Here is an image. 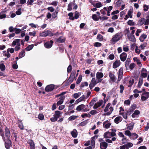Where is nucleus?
Here are the masks:
<instances>
[{
    "instance_id": "54",
    "label": "nucleus",
    "mask_w": 149,
    "mask_h": 149,
    "mask_svg": "<svg viewBox=\"0 0 149 149\" xmlns=\"http://www.w3.org/2000/svg\"><path fill=\"white\" fill-rule=\"evenodd\" d=\"M38 118L40 120H42L44 119V116L42 114H40L38 116Z\"/></svg>"
},
{
    "instance_id": "3",
    "label": "nucleus",
    "mask_w": 149,
    "mask_h": 149,
    "mask_svg": "<svg viewBox=\"0 0 149 149\" xmlns=\"http://www.w3.org/2000/svg\"><path fill=\"white\" fill-rule=\"evenodd\" d=\"M105 103L106 101L105 100L104 101L103 100H100L95 104L93 108L94 109H96L101 106H102V108H103L104 107Z\"/></svg>"
},
{
    "instance_id": "8",
    "label": "nucleus",
    "mask_w": 149,
    "mask_h": 149,
    "mask_svg": "<svg viewBox=\"0 0 149 149\" xmlns=\"http://www.w3.org/2000/svg\"><path fill=\"white\" fill-rule=\"evenodd\" d=\"M149 97V92H145L141 95V100L142 101H146Z\"/></svg>"
},
{
    "instance_id": "60",
    "label": "nucleus",
    "mask_w": 149,
    "mask_h": 149,
    "mask_svg": "<svg viewBox=\"0 0 149 149\" xmlns=\"http://www.w3.org/2000/svg\"><path fill=\"white\" fill-rule=\"evenodd\" d=\"M141 76L143 78H146L147 76V72H141Z\"/></svg>"
},
{
    "instance_id": "56",
    "label": "nucleus",
    "mask_w": 149,
    "mask_h": 149,
    "mask_svg": "<svg viewBox=\"0 0 149 149\" xmlns=\"http://www.w3.org/2000/svg\"><path fill=\"white\" fill-rule=\"evenodd\" d=\"M5 67L3 63H0V69L2 71H3L5 70Z\"/></svg>"
},
{
    "instance_id": "53",
    "label": "nucleus",
    "mask_w": 149,
    "mask_h": 149,
    "mask_svg": "<svg viewBox=\"0 0 149 149\" xmlns=\"http://www.w3.org/2000/svg\"><path fill=\"white\" fill-rule=\"evenodd\" d=\"M79 14L78 12L77 11H75V15L74 17V19H78L79 17Z\"/></svg>"
},
{
    "instance_id": "57",
    "label": "nucleus",
    "mask_w": 149,
    "mask_h": 149,
    "mask_svg": "<svg viewBox=\"0 0 149 149\" xmlns=\"http://www.w3.org/2000/svg\"><path fill=\"white\" fill-rule=\"evenodd\" d=\"M81 116L82 118H85L86 117H90L91 116V115L89 113L87 114L85 113L81 115Z\"/></svg>"
},
{
    "instance_id": "50",
    "label": "nucleus",
    "mask_w": 149,
    "mask_h": 149,
    "mask_svg": "<svg viewBox=\"0 0 149 149\" xmlns=\"http://www.w3.org/2000/svg\"><path fill=\"white\" fill-rule=\"evenodd\" d=\"M31 149H35V144L33 142L31 141L30 142Z\"/></svg>"
},
{
    "instance_id": "28",
    "label": "nucleus",
    "mask_w": 149,
    "mask_h": 149,
    "mask_svg": "<svg viewBox=\"0 0 149 149\" xmlns=\"http://www.w3.org/2000/svg\"><path fill=\"white\" fill-rule=\"evenodd\" d=\"M20 40L18 39L13 41L12 43V45L13 47L15 45H17L20 43Z\"/></svg>"
},
{
    "instance_id": "30",
    "label": "nucleus",
    "mask_w": 149,
    "mask_h": 149,
    "mask_svg": "<svg viewBox=\"0 0 149 149\" xmlns=\"http://www.w3.org/2000/svg\"><path fill=\"white\" fill-rule=\"evenodd\" d=\"M138 134L135 133H133L131 134L130 136V138L133 139H135L138 137Z\"/></svg>"
},
{
    "instance_id": "6",
    "label": "nucleus",
    "mask_w": 149,
    "mask_h": 149,
    "mask_svg": "<svg viewBox=\"0 0 149 149\" xmlns=\"http://www.w3.org/2000/svg\"><path fill=\"white\" fill-rule=\"evenodd\" d=\"M111 103H108L104 110V112H107L108 114H110L113 110V108L111 106Z\"/></svg>"
},
{
    "instance_id": "41",
    "label": "nucleus",
    "mask_w": 149,
    "mask_h": 149,
    "mask_svg": "<svg viewBox=\"0 0 149 149\" xmlns=\"http://www.w3.org/2000/svg\"><path fill=\"white\" fill-rule=\"evenodd\" d=\"M133 59L134 61L135 62H136L138 65H139V64H141V62L140 60L139 59H138V58L137 57H134L133 58Z\"/></svg>"
},
{
    "instance_id": "4",
    "label": "nucleus",
    "mask_w": 149,
    "mask_h": 149,
    "mask_svg": "<svg viewBox=\"0 0 149 149\" xmlns=\"http://www.w3.org/2000/svg\"><path fill=\"white\" fill-rule=\"evenodd\" d=\"M76 110L78 111H82L85 112L88 111L90 109L87 108H85V106L84 104H81L77 107Z\"/></svg>"
},
{
    "instance_id": "11",
    "label": "nucleus",
    "mask_w": 149,
    "mask_h": 149,
    "mask_svg": "<svg viewBox=\"0 0 149 149\" xmlns=\"http://www.w3.org/2000/svg\"><path fill=\"white\" fill-rule=\"evenodd\" d=\"M51 32L50 31L47 30L45 31L40 34V36L42 37H46L47 36H52Z\"/></svg>"
},
{
    "instance_id": "7",
    "label": "nucleus",
    "mask_w": 149,
    "mask_h": 149,
    "mask_svg": "<svg viewBox=\"0 0 149 149\" xmlns=\"http://www.w3.org/2000/svg\"><path fill=\"white\" fill-rule=\"evenodd\" d=\"M75 73L76 71H73L71 73L70 76L67 81V82L69 84H71L73 81L75 77Z\"/></svg>"
},
{
    "instance_id": "48",
    "label": "nucleus",
    "mask_w": 149,
    "mask_h": 149,
    "mask_svg": "<svg viewBox=\"0 0 149 149\" xmlns=\"http://www.w3.org/2000/svg\"><path fill=\"white\" fill-rule=\"evenodd\" d=\"M68 15L69 16V19L73 20L74 19V17H73V14L72 13H70L68 14Z\"/></svg>"
},
{
    "instance_id": "43",
    "label": "nucleus",
    "mask_w": 149,
    "mask_h": 149,
    "mask_svg": "<svg viewBox=\"0 0 149 149\" xmlns=\"http://www.w3.org/2000/svg\"><path fill=\"white\" fill-rule=\"evenodd\" d=\"M147 43L146 42L144 43L143 44L141 45L139 47V48L141 49H143L146 46Z\"/></svg>"
},
{
    "instance_id": "44",
    "label": "nucleus",
    "mask_w": 149,
    "mask_h": 149,
    "mask_svg": "<svg viewBox=\"0 0 149 149\" xmlns=\"http://www.w3.org/2000/svg\"><path fill=\"white\" fill-rule=\"evenodd\" d=\"M33 47V45H30L25 48V50L27 51H29L32 49Z\"/></svg>"
},
{
    "instance_id": "58",
    "label": "nucleus",
    "mask_w": 149,
    "mask_h": 149,
    "mask_svg": "<svg viewBox=\"0 0 149 149\" xmlns=\"http://www.w3.org/2000/svg\"><path fill=\"white\" fill-rule=\"evenodd\" d=\"M8 143H7L6 142L5 143V147L7 149H8L9 148L10 145L11 143V141L10 140H8Z\"/></svg>"
},
{
    "instance_id": "52",
    "label": "nucleus",
    "mask_w": 149,
    "mask_h": 149,
    "mask_svg": "<svg viewBox=\"0 0 149 149\" xmlns=\"http://www.w3.org/2000/svg\"><path fill=\"white\" fill-rule=\"evenodd\" d=\"M82 79V77L81 75H80L76 81V83L77 84H79L81 82Z\"/></svg>"
},
{
    "instance_id": "15",
    "label": "nucleus",
    "mask_w": 149,
    "mask_h": 149,
    "mask_svg": "<svg viewBox=\"0 0 149 149\" xmlns=\"http://www.w3.org/2000/svg\"><path fill=\"white\" fill-rule=\"evenodd\" d=\"M127 55L126 53L123 52L120 55V58L121 60L123 61H124L126 59Z\"/></svg>"
},
{
    "instance_id": "36",
    "label": "nucleus",
    "mask_w": 149,
    "mask_h": 149,
    "mask_svg": "<svg viewBox=\"0 0 149 149\" xmlns=\"http://www.w3.org/2000/svg\"><path fill=\"white\" fill-rule=\"evenodd\" d=\"M134 126V124L133 123H130L128 125L127 129L128 130H131L133 129Z\"/></svg>"
},
{
    "instance_id": "2",
    "label": "nucleus",
    "mask_w": 149,
    "mask_h": 149,
    "mask_svg": "<svg viewBox=\"0 0 149 149\" xmlns=\"http://www.w3.org/2000/svg\"><path fill=\"white\" fill-rule=\"evenodd\" d=\"M63 113L62 112L58 111H55L54 117L50 118V120L52 122H55L58 119L61 117V115Z\"/></svg>"
},
{
    "instance_id": "45",
    "label": "nucleus",
    "mask_w": 149,
    "mask_h": 149,
    "mask_svg": "<svg viewBox=\"0 0 149 149\" xmlns=\"http://www.w3.org/2000/svg\"><path fill=\"white\" fill-rule=\"evenodd\" d=\"M18 125L19 127L22 130L24 129V126L22 123L21 121H19L18 122Z\"/></svg>"
},
{
    "instance_id": "47",
    "label": "nucleus",
    "mask_w": 149,
    "mask_h": 149,
    "mask_svg": "<svg viewBox=\"0 0 149 149\" xmlns=\"http://www.w3.org/2000/svg\"><path fill=\"white\" fill-rule=\"evenodd\" d=\"M3 56H7L8 58H9L10 56V54L8 52H6L5 51H3Z\"/></svg>"
},
{
    "instance_id": "59",
    "label": "nucleus",
    "mask_w": 149,
    "mask_h": 149,
    "mask_svg": "<svg viewBox=\"0 0 149 149\" xmlns=\"http://www.w3.org/2000/svg\"><path fill=\"white\" fill-rule=\"evenodd\" d=\"M94 46L95 47H99L101 46L102 44L99 42H95L93 44Z\"/></svg>"
},
{
    "instance_id": "27",
    "label": "nucleus",
    "mask_w": 149,
    "mask_h": 149,
    "mask_svg": "<svg viewBox=\"0 0 149 149\" xmlns=\"http://www.w3.org/2000/svg\"><path fill=\"white\" fill-rule=\"evenodd\" d=\"M136 108V107L135 105H132L128 111V112H129L130 113L132 112Z\"/></svg>"
},
{
    "instance_id": "16",
    "label": "nucleus",
    "mask_w": 149,
    "mask_h": 149,
    "mask_svg": "<svg viewBox=\"0 0 149 149\" xmlns=\"http://www.w3.org/2000/svg\"><path fill=\"white\" fill-rule=\"evenodd\" d=\"M5 130V136L7 138V140H10L9 138L10 136V133L9 130L7 127H6Z\"/></svg>"
},
{
    "instance_id": "31",
    "label": "nucleus",
    "mask_w": 149,
    "mask_h": 149,
    "mask_svg": "<svg viewBox=\"0 0 149 149\" xmlns=\"http://www.w3.org/2000/svg\"><path fill=\"white\" fill-rule=\"evenodd\" d=\"M110 134V132H107L104 133V136L105 138H110L111 137Z\"/></svg>"
},
{
    "instance_id": "12",
    "label": "nucleus",
    "mask_w": 149,
    "mask_h": 149,
    "mask_svg": "<svg viewBox=\"0 0 149 149\" xmlns=\"http://www.w3.org/2000/svg\"><path fill=\"white\" fill-rule=\"evenodd\" d=\"M54 88V85L51 84L47 85L45 88V91L46 92H49L52 91Z\"/></svg>"
},
{
    "instance_id": "21",
    "label": "nucleus",
    "mask_w": 149,
    "mask_h": 149,
    "mask_svg": "<svg viewBox=\"0 0 149 149\" xmlns=\"http://www.w3.org/2000/svg\"><path fill=\"white\" fill-rule=\"evenodd\" d=\"M129 40L132 42H135L136 41L135 38L133 35H130L128 36Z\"/></svg>"
},
{
    "instance_id": "32",
    "label": "nucleus",
    "mask_w": 149,
    "mask_h": 149,
    "mask_svg": "<svg viewBox=\"0 0 149 149\" xmlns=\"http://www.w3.org/2000/svg\"><path fill=\"white\" fill-rule=\"evenodd\" d=\"M95 137H92L91 138V145L92 148H94L95 147Z\"/></svg>"
},
{
    "instance_id": "34",
    "label": "nucleus",
    "mask_w": 149,
    "mask_h": 149,
    "mask_svg": "<svg viewBox=\"0 0 149 149\" xmlns=\"http://www.w3.org/2000/svg\"><path fill=\"white\" fill-rule=\"evenodd\" d=\"M74 4V3L71 2L69 3L68 6L67 10L68 11H71L72 9V7Z\"/></svg>"
},
{
    "instance_id": "33",
    "label": "nucleus",
    "mask_w": 149,
    "mask_h": 149,
    "mask_svg": "<svg viewBox=\"0 0 149 149\" xmlns=\"http://www.w3.org/2000/svg\"><path fill=\"white\" fill-rule=\"evenodd\" d=\"M65 41V39L63 37H60L57 40V41L60 43L63 42Z\"/></svg>"
},
{
    "instance_id": "38",
    "label": "nucleus",
    "mask_w": 149,
    "mask_h": 149,
    "mask_svg": "<svg viewBox=\"0 0 149 149\" xmlns=\"http://www.w3.org/2000/svg\"><path fill=\"white\" fill-rule=\"evenodd\" d=\"M143 82V79L142 78H140L139 79V81L138 85V87L140 88Z\"/></svg>"
},
{
    "instance_id": "9",
    "label": "nucleus",
    "mask_w": 149,
    "mask_h": 149,
    "mask_svg": "<svg viewBox=\"0 0 149 149\" xmlns=\"http://www.w3.org/2000/svg\"><path fill=\"white\" fill-rule=\"evenodd\" d=\"M133 146V144L130 142L127 143L123 146H120V149H128L129 148L132 147Z\"/></svg>"
},
{
    "instance_id": "35",
    "label": "nucleus",
    "mask_w": 149,
    "mask_h": 149,
    "mask_svg": "<svg viewBox=\"0 0 149 149\" xmlns=\"http://www.w3.org/2000/svg\"><path fill=\"white\" fill-rule=\"evenodd\" d=\"M145 22V19L144 18H141V19L139 20L138 22V24L140 25H142Z\"/></svg>"
},
{
    "instance_id": "10",
    "label": "nucleus",
    "mask_w": 149,
    "mask_h": 149,
    "mask_svg": "<svg viewBox=\"0 0 149 149\" xmlns=\"http://www.w3.org/2000/svg\"><path fill=\"white\" fill-rule=\"evenodd\" d=\"M98 82V81H96L95 78H93L89 84V86L90 88L91 89H92Z\"/></svg>"
},
{
    "instance_id": "64",
    "label": "nucleus",
    "mask_w": 149,
    "mask_h": 149,
    "mask_svg": "<svg viewBox=\"0 0 149 149\" xmlns=\"http://www.w3.org/2000/svg\"><path fill=\"white\" fill-rule=\"evenodd\" d=\"M20 49V43L17 45L15 47V51H17L19 50Z\"/></svg>"
},
{
    "instance_id": "40",
    "label": "nucleus",
    "mask_w": 149,
    "mask_h": 149,
    "mask_svg": "<svg viewBox=\"0 0 149 149\" xmlns=\"http://www.w3.org/2000/svg\"><path fill=\"white\" fill-rule=\"evenodd\" d=\"M78 116H72L69 117L68 118L69 121L73 120L77 118Z\"/></svg>"
},
{
    "instance_id": "13",
    "label": "nucleus",
    "mask_w": 149,
    "mask_h": 149,
    "mask_svg": "<svg viewBox=\"0 0 149 149\" xmlns=\"http://www.w3.org/2000/svg\"><path fill=\"white\" fill-rule=\"evenodd\" d=\"M104 75L102 72H97L96 73V78L98 80V82H101V80L100 79L101 78L103 77Z\"/></svg>"
},
{
    "instance_id": "19",
    "label": "nucleus",
    "mask_w": 149,
    "mask_h": 149,
    "mask_svg": "<svg viewBox=\"0 0 149 149\" xmlns=\"http://www.w3.org/2000/svg\"><path fill=\"white\" fill-rule=\"evenodd\" d=\"M147 37V35L144 33H143L140 36L139 39L141 42H143Z\"/></svg>"
},
{
    "instance_id": "39",
    "label": "nucleus",
    "mask_w": 149,
    "mask_h": 149,
    "mask_svg": "<svg viewBox=\"0 0 149 149\" xmlns=\"http://www.w3.org/2000/svg\"><path fill=\"white\" fill-rule=\"evenodd\" d=\"M81 95V93L79 92L77 93H75L72 95V97L76 99L79 97Z\"/></svg>"
},
{
    "instance_id": "5",
    "label": "nucleus",
    "mask_w": 149,
    "mask_h": 149,
    "mask_svg": "<svg viewBox=\"0 0 149 149\" xmlns=\"http://www.w3.org/2000/svg\"><path fill=\"white\" fill-rule=\"evenodd\" d=\"M134 82V79L130 77H127L124 79V83H128V86L130 87L133 85Z\"/></svg>"
},
{
    "instance_id": "22",
    "label": "nucleus",
    "mask_w": 149,
    "mask_h": 149,
    "mask_svg": "<svg viewBox=\"0 0 149 149\" xmlns=\"http://www.w3.org/2000/svg\"><path fill=\"white\" fill-rule=\"evenodd\" d=\"M122 120V118L121 116H118L114 120V122L116 124H118Z\"/></svg>"
},
{
    "instance_id": "23",
    "label": "nucleus",
    "mask_w": 149,
    "mask_h": 149,
    "mask_svg": "<svg viewBox=\"0 0 149 149\" xmlns=\"http://www.w3.org/2000/svg\"><path fill=\"white\" fill-rule=\"evenodd\" d=\"M109 75L110 79L113 81H115L116 80V77L111 72H110Z\"/></svg>"
},
{
    "instance_id": "29",
    "label": "nucleus",
    "mask_w": 149,
    "mask_h": 149,
    "mask_svg": "<svg viewBox=\"0 0 149 149\" xmlns=\"http://www.w3.org/2000/svg\"><path fill=\"white\" fill-rule=\"evenodd\" d=\"M140 111L138 110H136L134 113L132 114V118H134L136 117V115H138L140 113Z\"/></svg>"
},
{
    "instance_id": "20",
    "label": "nucleus",
    "mask_w": 149,
    "mask_h": 149,
    "mask_svg": "<svg viewBox=\"0 0 149 149\" xmlns=\"http://www.w3.org/2000/svg\"><path fill=\"white\" fill-rule=\"evenodd\" d=\"M111 124L110 123L107 121H106L104 123L103 127L106 128H108L110 127Z\"/></svg>"
},
{
    "instance_id": "51",
    "label": "nucleus",
    "mask_w": 149,
    "mask_h": 149,
    "mask_svg": "<svg viewBox=\"0 0 149 149\" xmlns=\"http://www.w3.org/2000/svg\"><path fill=\"white\" fill-rule=\"evenodd\" d=\"M131 133L128 130H126L125 132V134L127 136H128L130 138L131 135Z\"/></svg>"
},
{
    "instance_id": "18",
    "label": "nucleus",
    "mask_w": 149,
    "mask_h": 149,
    "mask_svg": "<svg viewBox=\"0 0 149 149\" xmlns=\"http://www.w3.org/2000/svg\"><path fill=\"white\" fill-rule=\"evenodd\" d=\"M120 62L119 60H117L113 63V67L114 68H116L118 67L120 65Z\"/></svg>"
},
{
    "instance_id": "46",
    "label": "nucleus",
    "mask_w": 149,
    "mask_h": 149,
    "mask_svg": "<svg viewBox=\"0 0 149 149\" xmlns=\"http://www.w3.org/2000/svg\"><path fill=\"white\" fill-rule=\"evenodd\" d=\"M123 49L124 51L125 52H127L129 50L128 46L125 45H123Z\"/></svg>"
},
{
    "instance_id": "1",
    "label": "nucleus",
    "mask_w": 149,
    "mask_h": 149,
    "mask_svg": "<svg viewBox=\"0 0 149 149\" xmlns=\"http://www.w3.org/2000/svg\"><path fill=\"white\" fill-rule=\"evenodd\" d=\"M120 33H118L113 35L110 40V43L111 44H114L118 41L121 38Z\"/></svg>"
},
{
    "instance_id": "37",
    "label": "nucleus",
    "mask_w": 149,
    "mask_h": 149,
    "mask_svg": "<svg viewBox=\"0 0 149 149\" xmlns=\"http://www.w3.org/2000/svg\"><path fill=\"white\" fill-rule=\"evenodd\" d=\"M25 53L24 50H22L19 53V58H21L24 57L25 55Z\"/></svg>"
},
{
    "instance_id": "25",
    "label": "nucleus",
    "mask_w": 149,
    "mask_h": 149,
    "mask_svg": "<svg viewBox=\"0 0 149 149\" xmlns=\"http://www.w3.org/2000/svg\"><path fill=\"white\" fill-rule=\"evenodd\" d=\"M71 134L73 137L76 138L77 135V132L75 129H74L71 132Z\"/></svg>"
},
{
    "instance_id": "14",
    "label": "nucleus",
    "mask_w": 149,
    "mask_h": 149,
    "mask_svg": "<svg viewBox=\"0 0 149 149\" xmlns=\"http://www.w3.org/2000/svg\"><path fill=\"white\" fill-rule=\"evenodd\" d=\"M53 43V41L51 40L49 41L46 42L44 44V46L47 48H50L52 47Z\"/></svg>"
},
{
    "instance_id": "55",
    "label": "nucleus",
    "mask_w": 149,
    "mask_h": 149,
    "mask_svg": "<svg viewBox=\"0 0 149 149\" xmlns=\"http://www.w3.org/2000/svg\"><path fill=\"white\" fill-rule=\"evenodd\" d=\"M14 51V49L13 48H9L7 50V52L10 53H13Z\"/></svg>"
},
{
    "instance_id": "62",
    "label": "nucleus",
    "mask_w": 149,
    "mask_h": 149,
    "mask_svg": "<svg viewBox=\"0 0 149 149\" xmlns=\"http://www.w3.org/2000/svg\"><path fill=\"white\" fill-rule=\"evenodd\" d=\"M132 11L131 10H130L127 13V15L129 16V17L130 18H132Z\"/></svg>"
},
{
    "instance_id": "42",
    "label": "nucleus",
    "mask_w": 149,
    "mask_h": 149,
    "mask_svg": "<svg viewBox=\"0 0 149 149\" xmlns=\"http://www.w3.org/2000/svg\"><path fill=\"white\" fill-rule=\"evenodd\" d=\"M97 39L100 41H102L103 40V36L100 34H98L97 37Z\"/></svg>"
},
{
    "instance_id": "61",
    "label": "nucleus",
    "mask_w": 149,
    "mask_h": 149,
    "mask_svg": "<svg viewBox=\"0 0 149 149\" xmlns=\"http://www.w3.org/2000/svg\"><path fill=\"white\" fill-rule=\"evenodd\" d=\"M92 18L95 21H97L98 20V19L97 15L95 14H93L92 15Z\"/></svg>"
},
{
    "instance_id": "63",
    "label": "nucleus",
    "mask_w": 149,
    "mask_h": 149,
    "mask_svg": "<svg viewBox=\"0 0 149 149\" xmlns=\"http://www.w3.org/2000/svg\"><path fill=\"white\" fill-rule=\"evenodd\" d=\"M135 52L138 54H139L141 50L140 49H138V47L137 46H136V48L135 49Z\"/></svg>"
},
{
    "instance_id": "17",
    "label": "nucleus",
    "mask_w": 149,
    "mask_h": 149,
    "mask_svg": "<svg viewBox=\"0 0 149 149\" xmlns=\"http://www.w3.org/2000/svg\"><path fill=\"white\" fill-rule=\"evenodd\" d=\"M107 146V143L105 142H101L100 143V147L101 149H106Z\"/></svg>"
},
{
    "instance_id": "26",
    "label": "nucleus",
    "mask_w": 149,
    "mask_h": 149,
    "mask_svg": "<svg viewBox=\"0 0 149 149\" xmlns=\"http://www.w3.org/2000/svg\"><path fill=\"white\" fill-rule=\"evenodd\" d=\"M85 97L84 96L82 95L81 97H80L78 99H77L76 101V103H79L80 102H81L85 100Z\"/></svg>"
},
{
    "instance_id": "24",
    "label": "nucleus",
    "mask_w": 149,
    "mask_h": 149,
    "mask_svg": "<svg viewBox=\"0 0 149 149\" xmlns=\"http://www.w3.org/2000/svg\"><path fill=\"white\" fill-rule=\"evenodd\" d=\"M123 2L121 0H115L114 1V3L116 6L117 7L120 6Z\"/></svg>"
},
{
    "instance_id": "49",
    "label": "nucleus",
    "mask_w": 149,
    "mask_h": 149,
    "mask_svg": "<svg viewBox=\"0 0 149 149\" xmlns=\"http://www.w3.org/2000/svg\"><path fill=\"white\" fill-rule=\"evenodd\" d=\"M112 132H110L111 137L116 136V134L115 133V132H116V130H113V129H112Z\"/></svg>"
}]
</instances>
